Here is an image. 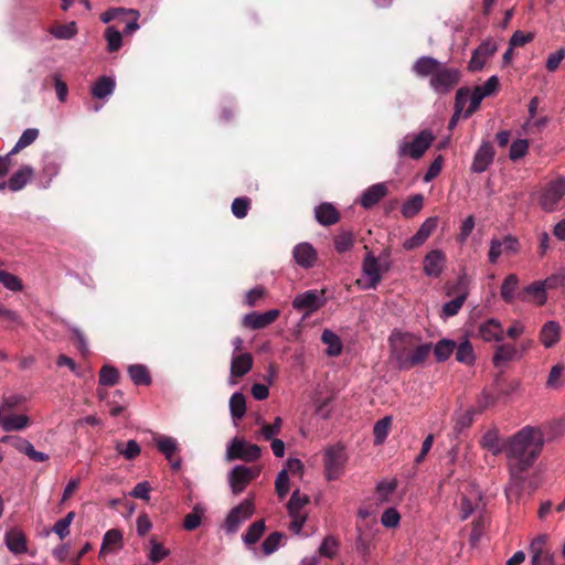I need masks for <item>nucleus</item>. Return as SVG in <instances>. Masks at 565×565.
<instances>
[{"instance_id":"f257e3e1","label":"nucleus","mask_w":565,"mask_h":565,"mask_svg":"<svg viewBox=\"0 0 565 565\" xmlns=\"http://www.w3.org/2000/svg\"><path fill=\"white\" fill-rule=\"evenodd\" d=\"M543 446V431L532 426L523 427L507 440L504 452L512 481H523V473L534 465Z\"/></svg>"},{"instance_id":"f03ea898","label":"nucleus","mask_w":565,"mask_h":565,"mask_svg":"<svg viewBox=\"0 0 565 565\" xmlns=\"http://www.w3.org/2000/svg\"><path fill=\"white\" fill-rule=\"evenodd\" d=\"M390 359L401 370L423 364L431 352V344L425 343L413 333L395 332L390 337Z\"/></svg>"},{"instance_id":"7ed1b4c3","label":"nucleus","mask_w":565,"mask_h":565,"mask_svg":"<svg viewBox=\"0 0 565 565\" xmlns=\"http://www.w3.org/2000/svg\"><path fill=\"white\" fill-rule=\"evenodd\" d=\"M414 72L422 77H430V87L437 94L449 93L459 82V71L443 65L439 61L430 56L419 57L414 66Z\"/></svg>"},{"instance_id":"20e7f679","label":"nucleus","mask_w":565,"mask_h":565,"mask_svg":"<svg viewBox=\"0 0 565 565\" xmlns=\"http://www.w3.org/2000/svg\"><path fill=\"white\" fill-rule=\"evenodd\" d=\"M434 136L428 130H423L412 139L406 136L398 143L399 157H411L412 159H419L426 150L430 147Z\"/></svg>"},{"instance_id":"39448f33","label":"nucleus","mask_w":565,"mask_h":565,"mask_svg":"<svg viewBox=\"0 0 565 565\" xmlns=\"http://www.w3.org/2000/svg\"><path fill=\"white\" fill-rule=\"evenodd\" d=\"M260 455L262 449L259 446L236 437L228 443L225 458L227 461L243 460L254 462L260 458Z\"/></svg>"},{"instance_id":"423d86ee","label":"nucleus","mask_w":565,"mask_h":565,"mask_svg":"<svg viewBox=\"0 0 565 565\" xmlns=\"http://www.w3.org/2000/svg\"><path fill=\"white\" fill-rule=\"evenodd\" d=\"M564 195L565 179L559 177L544 186L539 198V204L545 212H554L559 207Z\"/></svg>"},{"instance_id":"0eeeda50","label":"nucleus","mask_w":565,"mask_h":565,"mask_svg":"<svg viewBox=\"0 0 565 565\" xmlns=\"http://www.w3.org/2000/svg\"><path fill=\"white\" fill-rule=\"evenodd\" d=\"M324 470L328 480H335L343 473L347 455L341 445L329 446L324 450Z\"/></svg>"},{"instance_id":"6e6552de","label":"nucleus","mask_w":565,"mask_h":565,"mask_svg":"<svg viewBox=\"0 0 565 565\" xmlns=\"http://www.w3.org/2000/svg\"><path fill=\"white\" fill-rule=\"evenodd\" d=\"M363 278L359 279L356 284L361 289H374L382 280L383 267L379 259L372 254H367L363 260Z\"/></svg>"},{"instance_id":"1a4fd4ad","label":"nucleus","mask_w":565,"mask_h":565,"mask_svg":"<svg viewBox=\"0 0 565 565\" xmlns=\"http://www.w3.org/2000/svg\"><path fill=\"white\" fill-rule=\"evenodd\" d=\"M259 468L235 466L228 473V484L234 494H239L246 486L259 476Z\"/></svg>"},{"instance_id":"9d476101","label":"nucleus","mask_w":565,"mask_h":565,"mask_svg":"<svg viewBox=\"0 0 565 565\" xmlns=\"http://www.w3.org/2000/svg\"><path fill=\"white\" fill-rule=\"evenodd\" d=\"M326 303L323 290H307L299 294L292 300L296 310L305 311V317L320 309Z\"/></svg>"},{"instance_id":"9b49d317","label":"nucleus","mask_w":565,"mask_h":565,"mask_svg":"<svg viewBox=\"0 0 565 565\" xmlns=\"http://www.w3.org/2000/svg\"><path fill=\"white\" fill-rule=\"evenodd\" d=\"M519 252V241L515 236L505 235L503 237H493L490 241L488 254L489 262L495 264L501 256L514 255Z\"/></svg>"},{"instance_id":"f8f14e48","label":"nucleus","mask_w":565,"mask_h":565,"mask_svg":"<svg viewBox=\"0 0 565 565\" xmlns=\"http://www.w3.org/2000/svg\"><path fill=\"white\" fill-rule=\"evenodd\" d=\"M548 535L540 534L530 544L532 565H555L554 553L547 548Z\"/></svg>"},{"instance_id":"ddd939ff","label":"nucleus","mask_w":565,"mask_h":565,"mask_svg":"<svg viewBox=\"0 0 565 565\" xmlns=\"http://www.w3.org/2000/svg\"><path fill=\"white\" fill-rule=\"evenodd\" d=\"M254 511L255 507L252 499H246L232 509L224 523L226 532H236L239 525L254 514Z\"/></svg>"},{"instance_id":"4468645a","label":"nucleus","mask_w":565,"mask_h":565,"mask_svg":"<svg viewBox=\"0 0 565 565\" xmlns=\"http://www.w3.org/2000/svg\"><path fill=\"white\" fill-rule=\"evenodd\" d=\"M254 364L253 355L248 352L233 353L230 365L228 384L236 385L237 380L247 374Z\"/></svg>"},{"instance_id":"2eb2a0df","label":"nucleus","mask_w":565,"mask_h":565,"mask_svg":"<svg viewBox=\"0 0 565 565\" xmlns=\"http://www.w3.org/2000/svg\"><path fill=\"white\" fill-rule=\"evenodd\" d=\"M498 45L493 40L483 41L473 52L469 62V70L477 72L483 68L487 61L497 52Z\"/></svg>"},{"instance_id":"dca6fc26","label":"nucleus","mask_w":565,"mask_h":565,"mask_svg":"<svg viewBox=\"0 0 565 565\" xmlns=\"http://www.w3.org/2000/svg\"><path fill=\"white\" fill-rule=\"evenodd\" d=\"M446 259V254L440 249H433L427 253L423 260L425 275L434 278L439 277L445 269Z\"/></svg>"},{"instance_id":"f3484780","label":"nucleus","mask_w":565,"mask_h":565,"mask_svg":"<svg viewBox=\"0 0 565 565\" xmlns=\"http://www.w3.org/2000/svg\"><path fill=\"white\" fill-rule=\"evenodd\" d=\"M279 316L280 311L278 309H271L266 312L254 311L244 316L243 323L247 328L259 330L274 323Z\"/></svg>"},{"instance_id":"a211bd4d","label":"nucleus","mask_w":565,"mask_h":565,"mask_svg":"<svg viewBox=\"0 0 565 565\" xmlns=\"http://www.w3.org/2000/svg\"><path fill=\"white\" fill-rule=\"evenodd\" d=\"M437 224V216L426 218L425 222L418 228V231L412 237L404 242V248L409 250L423 245L431 235V233L436 230Z\"/></svg>"},{"instance_id":"6ab92c4d","label":"nucleus","mask_w":565,"mask_h":565,"mask_svg":"<svg viewBox=\"0 0 565 565\" xmlns=\"http://www.w3.org/2000/svg\"><path fill=\"white\" fill-rule=\"evenodd\" d=\"M1 441L2 443H12V445L14 446V448L18 451L26 455L31 460H33L35 462H43L49 459V455H46L42 451L35 450L33 445L29 440L23 439L21 437L4 436L1 438Z\"/></svg>"},{"instance_id":"aec40b11","label":"nucleus","mask_w":565,"mask_h":565,"mask_svg":"<svg viewBox=\"0 0 565 565\" xmlns=\"http://www.w3.org/2000/svg\"><path fill=\"white\" fill-rule=\"evenodd\" d=\"M292 257L298 266L308 269L315 266L318 254L310 243L303 242L294 247Z\"/></svg>"},{"instance_id":"412c9836","label":"nucleus","mask_w":565,"mask_h":565,"mask_svg":"<svg viewBox=\"0 0 565 565\" xmlns=\"http://www.w3.org/2000/svg\"><path fill=\"white\" fill-rule=\"evenodd\" d=\"M156 446L171 463V468L173 470H179L181 467V459L174 458V455L179 451L178 441L172 437L160 436L156 438Z\"/></svg>"},{"instance_id":"4be33fe9","label":"nucleus","mask_w":565,"mask_h":565,"mask_svg":"<svg viewBox=\"0 0 565 565\" xmlns=\"http://www.w3.org/2000/svg\"><path fill=\"white\" fill-rule=\"evenodd\" d=\"M518 299L524 302H532L542 306L546 302V290L541 281H534L518 294Z\"/></svg>"},{"instance_id":"5701e85b","label":"nucleus","mask_w":565,"mask_h":565,"mask_svg":"<svg viewBox=\"0 0 565 565\" xmlns=\"http://www.w3.org/2000/svg\"><path fill=\"white\" fill-rule=\"evenodd\" d=\"M562 327L557 321L545 322L540 330V341L546 349L555 347L561 340Z\"/></svg>"},{"instance_id":"b1692460","label":"nucleus","mask_w":565,"mask_h":565,"mask_svg":"<svg viewBox=\"0 0 565 565\" xmlns=\"http://www.w3.org/2000/svg\"><path fill=\"white\" fill-rule=\"evenodd\" d=\"M494 158V151L492 146L489 142H483L479 149L477 150L473 161L471 164V170L476 173H481L486 171L489 166L492 163Z\"/></svg>"},{"instance_id":"393cba45","label":"nucleus","mask_w":565,"mask_h":565,"mask_svg":"<svg viewBox=\"0 0 565 565\" xmlns=\"http://www.w3.org/2000/svg\"><path fill=\"white\" fill-rule=\"evenodd\" d=\"M388 190L386 183H375L369 186L361 195L360 203L364 209H370L376 205L383 198L386 196Z\"/></svg>"},{"instance_id":"a878e982","label":"nucleus","mask_w":565,"mask_h":565,"mask_svg":"<svg viewBox=\"0 0 565 565\" xmlns=\"http://www.w3.org/2000/svg\"><path fill=\"white\" fill-rule=\"evenodd\" d=\"M479 335L487 342L503 340V327L497 319H489L479 327Z\"/></svg>"},{"instance_id":"bb28decb","label":"nucleus","mask_w":565,"mask_h":565,"mask_svg":"<svg viewBox=\"0 0 565 565\" xmlns=\"http://www.w3.org/2000/svg\"><path fill=\"white\" fill-rule=\"evenodd\" d=\"M124 535L122 532L118 529L108 530L103 537L102 546L99 550V555L104 556L106 554L118 551L122 547Z\"/></svg>"},{"instance_id":"cd10ccee","label":"nucleus","mask_w":565,"mask_h":565,"mask_svg":"<svg viewBox=\"0 0 565 565\" xmlns=\"http://www.w3.org/2000/svg\"><path fill=\"white\" fill-rule=\"evenodd\" d=\"M481 502L479 490L471 489L469 493H465L460 501V518L461 520L468 519L475 510H477Z\"/></svg>"},{"instance_id":"c85d7f7f","label":"nucleus","mask_w":565,"mask_h":565,"mask_svg":"<svg viewBox=\"0 0 565 565\" xmlns=\"http://www.w3.org/2000/svg\"><path fill=\"white\" fill-rule=\"evenodd\" d=\"M315 216L319 224L329 226L335 224L339 218V212L331 203H322L315 210Z\"/></svg>"},{"instance_id":"c756f323","label":"nucleus","mask_w":565,"mask_h":565,"mask_svg":"<svg viewBox=\"0 0 565 565\" xmlns=\"http://www.w3.org/2000/svg\"><path fill=\"white\" fill-rule=\"evenodd\" d=\"M30 425V418L29 416L24 414H10L7 416H3V422L1 425V428L9 433V431H21L29 427Z\"/></svg>"},{"instance_id":"7c9ffc66","label":"nucleus","mask_w":565,"mask_h":565,"mask_svg":"<svg viewBox=\"0 0 565 565\" xmlns=\"http://www.w3.org/2000/svg\"><path fill=\"white\" fill-rule=\"evenodd\" d=\"M32 175L33 169L29 166H24L10 177L8 188L13 192L20 191L31 180Z\"/></svg>"},{"instance_id":"2f4dec72","label":"nucleus","mask_w":565,"mask_h":565,"mask_svg":"<svg viewBox=\"0 0 565 565\" xmlns=\"http://www.w3.org/2000/svg\"><path fill=\"white\" fill-rule=\"evenodd\" d=\"M170 555V550L158 541L156 536H151L148 541V561L154 565Z\"/></svg>"},{"instance_id":"473e14b6","label":"nucleus","mask_w":565,"mask_h":565,"mask_svg":"<svg viewBox=\"0 0 565 565\" xmlns=\"http://www.w3.org/2000/svg\"><path fill=\"white\" fill-rule=\"evenodd\" d=\"M321 341L327 345V355L338 356L341 354L343 344L340 337L337 333L329 329H326L322 332Z\"/></svg>"},{"instance_id":"72a5a7b5","label":"nucleus","mask_w":565,"mask_h":565,"mask_svg":"<svg viewBox=\"0 0 565 565\" xmlns=\"http://www.w3.org/2000/svg\"><path fill=\"white\" fill-rule=\"evenodd\" d=\"M7 547L14 554H21L26 551V541L24 534L19 530H10L6 534Z\"/></svg>"},{"instance_id":"f704fd0d","label":"nucleus","mask_w":565,"mask_h":565,"mask_svg":"<svg viewBox=\"0 0 565 565\" xmlns=\"http://www.w3.org/2000/svg\"><path fill=\"white\" fill-rule=\"evenodd\" d=\"M116 83L114 78L109 76H102L96 81V83L92 87V95L95 98L103 99L110 95H113L115 90Z\"/></svg>"},{"instance_id":"c9c22d12","label":"nucleus","mask_w":565,"mask_h":565,"mask_svg":"<svg viewBox=\"0 0 565 565\" xmlns=\"http://www.w3.org/2000/svg\"><path fill=\"white\" fill-rule=\"evenodd\" d=\"M480 446L493 455H498L501 451H504V446L502 447L500 444L499 433L494 428L489 429L483 434L480 439Z\"/></svg>"},{"instance_id":"e433bc0d","label":"nucleus","mask_w":565,"mask_h":565,"mask_svg":"<svg viewBox=\"0 0 565 565\" xmlns=\"http://www.w3.org/2000/svg\"><path fill=\"white\" fill-rule=\"evenodd\" d=\"M518 285L519 278L515 274H510L507 276L500 288V295L504 301L511 302L518 298V295H515Z\"/></svg>"},{"instance_id":"4c0bfd02","label":"nucleus","mask_w":565,"mask_h":565,"mask_svg":"<svg viewBox=\"0 0 565 565\" xmlns=\"http://www.w3.org/2000/svg\"><path fill=\"white\" fill-rule=\"evenodd\" d=\"M424 205V196L422 194H415L411 196L401 209V213L404 217L411 218L420 212Z\"/></svg>"},{"instance_id":"58836bf2","label":"nucleus","mask_w":565,"mask_h":565,"mask_svg":"<svg viewBox=\"0 0 565 565\" xmlns=\"http://www.w3.org/2000/svg\"><path fill=\"white\" fill-rule=\"evenodd\" d=\"M309 503V497L295 490L287 503L288 514L303 513L302 509Z\"/></svg>"},{"instance_id":"ea45409f","label":"nucleus","mask_w":565,"mask_h":565,"mask_svg":"<svg viewBox=\"0 0 565 565\" xmlns=\"http://www.w3.org/2000/svg\"><path fill=\"white\" fill-rule=\"evenodd\" d=\"M456 343L448 339H443L434 347V354L437 361H446L455 351Z\"/></svg>"},{"instance_id":"a19ab883","label":"nucleus","mask_w":565,"mask_h":565,"mask_svg":"<svg viewBox=\"0 0 565 565\" xmlns=\"http://www.w3.org/2000/svg\"><path fill=\"white\" fill-rule=\"evenodd\" d=\"M392 424V417L385 416L381 420H377L373 427L374 443L382 445L386 439Z\"/></svg>"},{"instance_id":"79ce46f5","label":"nucleus","mask_w":565,"mask_h":565,"mask_svg":"<svg viewBox=\"0 0 565 565\" xmlns=\"http://www.w3.org/2000/svg\"><path fill=\"white\" fill-rule=\"evenodd\" d=\"M128 373L131 381L136 385H148L151 382L149 372L146 366L140 364L130 365L128 367Z\"/></svg>"},{"instance_id":"37998d69","label":"nucleus","mask_w":565,"mask_h":565,"mask_svg":"<svg viewBox=\"0 0 565 565\" xmlns=\"http://www.w3.org/2000/svg\"><path fill=\"white\" fill-rule=\"evenodd\" d=\"M230 412L234 419H241L246 412V402L242 393H234L230 398Z\"/></svg>"},{"instance_id":"c03bdc74","label":"nucleus","mask_w":565,"mask_h":565,"mask_svg":"<svg viewBox=\"0 0 565 565\" xmlns=\"http://www.w3.org/2000/svg\"><path fill=\"white\" fill-rule=\"evenodd\" d=\"M39 136V130L35 128H28L25 129L22 135L20 136L19 140L10 151V154H15L20 150L26 148L31 143H33Z\"/></svg>"},{"instance_id":"a18cd8bd","label":"nucleus","mask_w":565,"mask_h":565,"mask_svg":"<svg viewBox=\"0 0 565 565\" xmlns=\"http://www.w3.org/2000/svg\"><path fill=\"white\" fill-rule=\"evenodd\" d=\"M565 371L564 364H556L552 366L550 370L548 376L546 379V387L552 390H557L563 385V374Z\"/></svg>"},{"instance_id":"49530a36","label":"nucleus","mask_w":565,"mask_h":565,"mask_svg":"<svg viewBox=\"0 0 565 565\" xmlns=\"http://www.w3.org/2000/svg\"><path fill=\"white\" fill-rule=\"evenodd\" d=\"M265 532V523L264 521L254 522L243 535V541L245 544L250 545L255 544Z\"/></svg>"},{"instance_id":"de8ad7c7","label":"nucleus","mask_w":565,"mask_h":565,"mask_svg":"<svg viewBox=\"0 0 565 565\" xmlns=\"http://www.w3.org/2000/svg\"><path fill=\"white\" fill-rule=\"evenodd\" d=\"M75 518V512H68L63 519H60L53 525L52 531L61 539H65L70 534V525Z\"/></svg>"},{"instance_id":"09e8293b","label":"nucleus","mask_w":565,"mask_h":565,"mask_svg":"<svg viewBox=\"0 0 565 565\" xmlns=\"http://www.w3.org/2000/svg\"><path fill=\"white\" fill-rule=\"evenodd\" d=\"M518 354L516 349L512 344H501L497 347L493 362L499 365L501 362H507L514 359Z\"/></svg>"},{"instance_id":"8fccbe9b","label":"nucleus","mask_w":565,"mask_h":565,"mask_svg":"<svg viewBox=\"0 0 565 565\" xmlns=\"http://www.w3.org/2000/svg\"><path fill=\"white\" fill-rule=\"evenodd\" d=\"M77 33V28L75 22H70L66 24H60L56 26H53L51 29V34L55 39L60 40H68L72 39Z\"/></svg>"},{"instance_id":"3c124183","label":"nucleus","mask_w":565,"mask_h":565,"mask_svg":"<svg viewBox=\"0 0 565 565\" xmlns=\"http://www.w3.org/2000/svg\"><path fill=\"white\" fill-rule=\"evenodd\" d=\"M353 243V234L349 231H342L334 237V248L338 253H345L350 250Z\"/></svg>"},{"instance_id":"603ef678","label":"nucleus","mask_w":565,"mask_h":565,"mask_svg":"<svg viewBox=\"0 0 565 565\" xmlns=\"http://www.w3.org/2000/svg\"><path fill=\"white\" fill-rule=\"evenodd\" d=\"M456 360L460 363L472 364L475 361V353L472 345L469 341H463L457 347Z\"/></svg>"},{"instance_id":"864d4df0","label":"nucleus","mask_w":565,"mask_h":565,"mask_svg":"<svg viewBox=\"0 0 565 565\" xmlns=\"http://www.w3.org/2000/svg\"><path fill=\"white\" fill-rule=\"evenodd\" d=\"M116 450L126 459L131 460L140 455V446L135 440H129L127 444L117 443Z\"/></svg>"},{"instance_id":"5fc2aeb1","label":"nucleus","mask_w":565,"mask_h":565,"mask_svg":"<svg viewBox=\"0 0 565 565\" xmlns=\"http://www.w3.org/2000/svg\"><path fill=\"white\" fill-rule=\"evenodd\" d=\"M282 427L281 417H276L273 424L262 423L260 435L265 440H271L279 435Z\"/></svg>"},{"instance_id":"6e6d98bb","label":"nucleus","mask_w":565,"mask_h":565,"mask_svg":"<svg viewBox=\"0 0 565 565\" xmlns=\"http://www.w3.org/2000/svg\"><path fill=\"white\" fill-rule=\"evenodd\" d=\"M0 282L11 291H21L23 284L19 277L8 271L0 270Z\"/></svg>"},{"instance_id":"4d7b16f0","label":"nucleus","mask_w":565,"mask_h":565,"mask_svg":"<svg viewBox=\"0 0 565 565\" xmlns=\"http://www.w3.org/2000/svg\"><path fill=\"white\" fill-rule=\"evenodd\" d=\"M282 534L275 532L268 535L262 544V550L265 555H270L276 552L282 541Z\"/></svg>"},{"instance_id":"13d9d810","label":"nucleus","mask_w":565,"mask_h":565,"mask_svg":"<svg viewBox=\"0 0 565 565\" xmlns=\"http://www.w3.org/2000/svg\"><path fill=\"white\" fill-rule=\"evenodd\" d=\"M467 298V294H461L457 298L446 302L443 306V316L446 318L452 317L458 313L460 308L462 307L465 300Z\"/></svg>"},{"instance_id":"bf43d9fd","label":"nucleus","mask_w":565,"mask_h":565,"mask_svg":"<svg viewBox=\"0 0 565 565\" xmlns=\"http://www.w3.org/2000/svg\"><path fill=\"white\" fill-rule=\"evenodd\" d=\"M203 510L200 507H194L193 511L185 515L183 527L188 531L198 529L201 524Z\"/></svg>"},{"instance_id":"052dcab7","label":"nucleus","mask_w":565,"mask_h":565,"mask_svg":"<svg viewBox=\"0 0 565 565\" xmlns=\"http://www.w3.org/2000/svg\"><path fill=\"white\" fill-rule=\"evenodd\" d=\"M118 381V371L109 365H105L102 367L99 372V384L106 386H113Z\"/></svg>"},{"instance_id":"680f3d73","label":"nucleus","mask_w":565,"mask_h":565,"mask_svg":"<svg viewBox=\"0 0 565 565\" xmlns=\"http://www.w3.org/2000/svg\"><path fill=\"white\" fill-rule=\"evenodd\" d=\"M529 150V142L525 139L514 140L510 147L509 157L511 160L516 161L523 158Z\"/></svg>"},{"instance_id":"e2e57ef3","label":"nucleus","mask_w":565,"mask_h":565,"mask_svg":"<svg viewBox=\"0 0 565 565\" xmlns=\"http://www.w3.org/2000/svg\"><path fill=\"white\" fill-rule=\"evenodd\" d=\"M396 482L394 480H383L377 483L376 493L381 502H386L390 495L395 491Z\"/></svg>"},{"instance_id":"0e129e2a","label":"nucleus","mask_w":565,"mask_h":565,"mask_svg":"<svg viewBox=\"0 0 565 565\" xmlns=\"http://www.w3.org/2000/svg\"><path fill=\"white\" fill-rule=\"evenodd\" d=\"M499 86V79L495 75L489 77L483 85L477 86L473 92L479 93L482 98L492 95Z\"/></svg>"},{"instance_id":"69168bd1","label":"nucleus","mask_w":565,"mask_h":565,"mask_svg":"<svg viewBox=\"0 0 565 565\" xmlns=\"http://www.w3.org/2000/svg\"><path fill=\"white\" fill-rule=\"evenodd\" d=\"M106 40L110 52L117 51L122 44L121 33L113 26L106 29Z\"/></svg>"},{"instance_id":"338daca9","label":"nucleus","mask_w":565,"mask_h":565,"mask_svg":"<svg viewBox=\"0 0 565 565\" xmlns=\"http://www.w3.org/2000/svg\"><path fill=\"white\" fill-rule=\"evenodd\" d=\"M275 489L280 499L285 498L289 491V477L286 469H282L276 478Z\"/></svg>"},{"instance_id":"774afa93","label":"nucleus","mask_w":565,"mask_h":565,"mask_svg":"<svg viewBox=\"0 0 565 565\" xmlns=\"http://www.w3.org/2000/svg\"><path fill=\"white\" fill-rule=\"evenodd\" d=\"M401 515L396 509H386L381 518V522L385 527H396L399 524Z\"/></svg>"}]
</instances>
